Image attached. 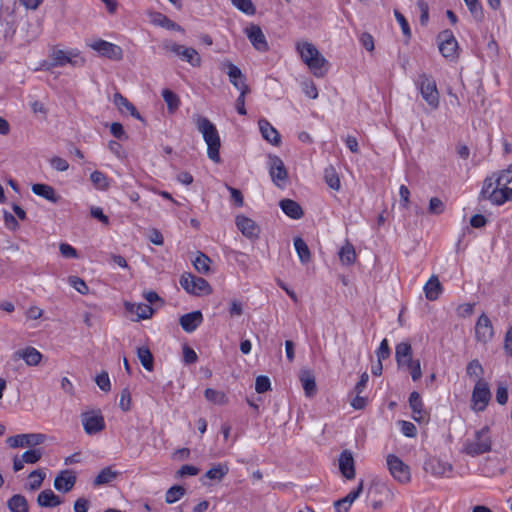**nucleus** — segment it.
<instances>
[{
  "label": "nucleus",
  "mask_w": 512,
  "mask_h": 512,
  "mask_svg": "<svg viewBox=\"0 0 512 512\" xmlns=\"http://www.w3.org/2000/svg\"><path fill=\"white\" fill-rule=\"evenodd\" d=\"M295 49L315 77L322 78L326 75L329 62L314 44L300 40L296 42Z\"/></svg>",
  "instance_id": "nucleus-1"
},
{
  "label": "nucleus",
  "mask_w": 512,
  "mask_h": 512,
  "mask_svg": "<svg viewBox=\"0 0 512 512\" xmlns=\"http://www.w3.org/2000/svg\"><path fill=\"white\" fill-rule=\"evenodd\" d=\"M193 118L198 131L202 134L207 144V155L209 159L215 163H219L221 141L216 126L208 118L201 115H194Z\"/></svg>",
  "instance_id": "nucleus-2"
},
{
  "label": "nucleus",
  "mask_w": 512,
  "mask_h": 512,
  "mask_svg": "<svg viewBox=\"0 0 512 512\" xmlns=\"http://www.w3.org/2000/svg\"><path fill=\"white\" fill-rule=\"evenodd\" d=\"M67 64L73 67H81L85 64V59L81 56L77 49H56L53 48L49 54V61L43 63V67L51 69L55 67H63Z\"/></svg>",
  "instance_id": "nucleus-3"
},
{
  "label": "nucleus",
  "mask_w": 512,
  "mask_h": 512,
  "mask_svg": "<svg viewBox=\"0 0 512 512\" xmlns=\"http://www.w3.org/2000/svg\"><path fill=\"white\" fill-rule=\"evenodd\" d=\"M492 450V439L490 428L484 426L474 433L473 438L467 439L463 446V452L469 456L475 457Z\"/></svg>",
  "instance_id": "nucleus-4"
},
{
  "label": "nucleus",
  "mask_w": 512,
  "mask_h": 512,
  "mask_svg": "<svg viewBox=\"0 0 512 512\" xmlns=\"http://www.w3.org/2000/svg\"><path fill=\"white\" fill-rule=\"evenodd\" d=\"M480 195L481 197L490 200L493 204L501 205L511 198L512 189L500 188L499 185L495 183V178L492 175L484 180Z\"/></svg>",
  "instance_id": "nucleus-5"
},
{
  "label": "nucleus",
  "mask_w": 512,
  "mask_h": 512,
  "mask_svg": "<svg viewBox=\"0 0 512 512\" xmlns=\"http://www.w3.org/2000/svg\"><path fill=\"white\" fill-rule=\"evenodd\" d=\"M416 85L427 104L436 109L439 106V92L435 80L430 75L422 73L418 76Z\"/></svg>",
  "instance_id": "nucleus-6"
},
{
  "label": "nucleus",
  "mask_w": 512,
  "mask_h": 512,
  "mask_svg": "<svg viewBox=\"0 0 512 512\" xmlns=\"http://www.w3.org/2000/svg\"><path fill=\"white\" fill-rule=\"evenodd\" d=\"M438 49L441 55L448 61H455L459 56V45L453 32L449 29L441 31L437 35Z\"/></svg>",
  "instance_id": "nucleus-7"
},
{
  "label": "nucleus",
  "mask_w": 512,
  "mask_h": 512,
  "mask_svg": "<svg viewBox=\"0 0 512 512\" xmlns=\"http://www.w3.org/2000/svg\"><path fill=\"white\" fill-rule=\"evenodd\" d=\"M47 435L43 433H23L10 436L6 439V443L10 448H29L34 449L46 442Z\"/></svg>",
  "instance_id": "nucleus-8"
},
{
  "label": "nucleus",
  "mask_w": 512,
  "mask_h": 512,
  "mask_svg": "<svg viewBox=\"0 0 512 512\" xmlns=\"http://www.w3.org/2000/svg\"><path fill=\"white\" fill-rule=\"evenodd\" d=\"M490 399L491 392L488 383L483 379L476 380L471 395V409L475 412L484 411Z\"/></svg>",
  "instance_id": "nucleus-9"
},
{
  "label": "nucleus",
  "mask_w": 512,
  "mask_h": 512,
  "mask_svg": "<svg viewBox=\"0 0 512 512\" xmlns=\"http://www.w3.org/2000/svg\"><path fill=\"white\" fill-rule=\"evenodd\" d=\"M163 49L180 57L183 61L188 62L194 67H199L201 64V58L194 48L186 47L173 41H166L163 43Z\"/></svg>",
  "instance_id": "nucleus-10"
},
{
  "label": "nucleus",
  "mask_w": 512,
  "mask_h": 512,
  "mask_svg": "<svg viewBox=\"0 0 512 512\" xmlns=\"http://www.w3.org/2000/svg\"><path fill=\"white\" fill-rule=\"evenodd\" d=\"M387 467L392 477L400 483H408L411 480L410 468L399 457L389 454L386 457Z\"/></svg>",
  "instance_id": "nucleus-11"
},
{
  "label": "nucleus",
  "mask_w": 512,
  "mask_h": 512,
  "mask_svg": "<svg viewBox=\"0 0 512 512\" xmlns=\"http://www.w3.org/2000/svg\"><path fill=\"white\" fill-rule=\"evenodd\" d=\"M180 285L188 293L194 295L209 294L211 292V287L204 278L196 277L190 273L181 276Z\"/></svg>",
  "instance_id": "nucleus-12"
},
{
  "label": "nucleus",
  "mask_w": 512,
  "mask_h": 512,
  "mask_svg": "<svg viewBox=\"0 0 512 512\" xmlns=\"http://www.w3.org/2000/svg\"><path fill=\"white\" fill-rule=\"evenodd\" d=\"M88 46L96 51L100 56L110 60L119 61L123 57L122 48L108 41L98 39L88 44Z\"/></svg>",
  "instance_id": "nucleus-13"
},
{
  "label": "nucleus",
  "mask_w": 512,
  "mask_h": 512,
  "mask_svg": "<svg viewBox=\"0 0 512 512\" xmlns=\"http://www.w3.org/2000/svg\"><path fill=\"white\" fill-rule=\"evenodd\" d=\"M81 422L84 431L88 435L97 434L105 428L104 418L99 411L83 412L81 414Z\"/></svg>",
  "instance_id": "nucleus-14"
},
{
  "label": "nucleus",
  "mask_w": 512,
  "mask_h": 512,
  "mask_svg": "<svg viewBox=\"0 0 512 512\" xmlns=\"http://www.w3.org/2000/svg\"><path fill=\"white\" fill-rule=\"evenodd\" d=\"M220 70L226 72L229 77L230 83L238 90L249 88L246 84V77L239 67L229 60H224L220 63Z\"/></svg>",
  "instance_id": "nucleus-15"
},
{
  "label": "nucleus",
  "mask_w": 512,
  "mask_h": 512,
  "mask_svg": "<svg viewBox=\"0 0 512 512\" xmlns=\"http://www.w3.org/2000/svg\"><path fill=\"white\" fill-rule=\"evenodd\" d=\"M424 470L435 477H449L453 467L450 463L436 457H430L424 462Z\"/></svg>",
  "instance_id": "nucleus-16"
},
{
  "label": "nucleus",
  "mask_w": 512,
  "mask_h": 512,
  "mask_svg": "<svg viewBox=\"0 0 512 512\" xmlns=\"http://www.w3.org/2000/svg\"><path fill=\"white\" fill-rule=\"evenodd\" d=\"M494 336V330L489 317L486 314H482L475 325V338L477 342L486 344L492 340Z\"/></svg>",
  "instance_id": "nucleus-17"
},
{
  "label": "nucleus",
  "mask_w": 512,
  "mask_h": 512,
  "mask_svg": "<svg viewBox=\"0 0 512 512\" xmlns=\"http://www.w3.org/2000/svg\"><path fill=\"white\" fill-rule=\"evenodd\" d=\"M247 38L253 45V47L259 52H266L269 49L268 42L266 37L260 28V26L255 24H250L244 30Z\"/></svg>",
  "instance_id": "nucleus-18"
},
{
  "label": "nucleus",
  "mask_w": 512,
  "mask_h": 512,
  "mask_svg": "<svg viewBox=\"0 0 512 512\" xmlns=\"http://www.w3.org/2000/svg\"><path fill=\"white\" fill-rule=\"evenodd\" d=\"M235 223L237 228L241 231V233L249 238L256 239L259 236L260 229L254 220L248 218L244 215L236 216Z\"/></svg>",
  "instance_id": "nucleus-19"
},
{
  "label": "nucleus",
  "mask_w": 512,
  "mask_h": 512,
  "mask_svg": "<svg viewBox=\"0 0 512 512\" xmlns=\"http://www.w3.org/2000/svg\"><path fill=\"white\" fill-rule=\"evenodd\" d=\"M269 173L272 181L280 186V182H284L287 179V171L283 161L278 156L270 157V169Z\"/></svg>",
  "instance_id": "nucleus-20"
},
{
  "label": "nucleus",
  "mask_w": 512,
  "mask_h": 512,
  "mask_svg": "<svg viewBox=\"0 0 512 512\" xmlns=\"http://www.w3.org/2000/svg\"><path fill=\"white\" fill-rule=\"evenodd\" d=\"M13 357L15 359H22L28 366H37L43 355L34 347H26L24 349L17 350Z\"/></svg>",
  "instance_id": "nucleus-21"
},
{
  "label": "nucleus",
  "mask_w": 512,
  "mask_h": 512,
  "mask_svg": "<svg viewBox=\"0 0 512 512\" xmlns=\"http://www.w3.org/2000/svg\"><path fill=\"white\" fill-rule=\"evenodd\" d=\"M76 477L68 470L61 471L54 479V487L59 492L67 493L74 487Z\"/></svg>",
  "instance_id": "nucleus-22"
},
{
  "label": "nucleus",
  "mask_w": 512,
  "mask_h": 512,
  "mask_svg": "<svg viewBox=\"0 0 512 512\" xmlns=\"http://www.w3.org/2000/svg\"><path fill=\"white\" fill-rule=\"evenodd\" d=\"M203 316L200 311L184 314L179 319V324L185 332L191 333L202 323Z\"/></svg>",
  "instance_id": "nucleus-23"
},
{
  "label": "nucleus",
  "mask_w": 512,
  "mask_h": 512,
  "mask_svg": "<svg viewBox=\"0 0 512 512\" xmlns=\"http://www.w3.org/2000/svg\"><path fill=\"white\" fill-rule=\"evenodd\" d=\"M363 491V481H360L357 488L353 491H351L348 495L345 497L337 500L334 503L335 511L336 512H348L353 502L359 497V495Z\"/></svg>",
  "instance_id": "nucleus-24"
},
{
  "label": "nucleus",
  "mask_w": 512,
  "mask_h": 512,
  "mask_svg": "<svg viewBox=\"0 0 512 512\" xmlns=\"http://www.w3.org/2000/svg\"><path fill=\"white\" fill-rule=\"evenodd\" d=\"M339 469L346 479L351 480L355 477L354 459L351 452L345 450L340 454Z\"/></svg>",
  "instance_id": "nucleus-25"
},
{
  "label": "nucleus",
  "mask_w": 512,
  "mask_h": 512,
  "mask_svg": "<svg viewBox=\"0 0 512 512\" xmlns=\"http://www.w3.org/2000/svg\"><path fill=\"white\" fill-rule=\"evenodd\" d=\"M259 129L262 137L273 145H279L281 139L278 131L266 120H259Z\"/></svg>",
  "instance_id": "nucleus-26"
},
{
  "label": "nucleus",
  "mask_w": 512,
  "mask_h": 512,
  "mask_svg": "<svg viewBox=\"0 0 512 512\" xmlns=\"http://www.w3.org/2000/svg\"><path fill=\"white\" fill-rule=\"evenodd\" d=\"M124 306L126 311L137 315L136 320L148 319L153 315V309L149 304L126 302Z\"/></svg>",
  "instance_id": "nucleus-27"
},
{
  "label": "nucleus",
  "mask_w": 512,
  "mask_h": 512,
  "mask_svg": "<svg viewBox=\"0 0 512 512\" xmlns=\"http://www.w3.org/2000/svg\"><path fill=\"white\" fill-rule=\"evenodd\" d=\"M37 503L40 507H56L62 503V500L51 489L43 490L37 497Z\"/></svg>",
  "instance_id": "nucleus-28"
},
{
  "label": "nucleus",
  "mask_w": 512,
  "mask_h": 512,
  "mask_svg": "<svg viewBox=\"0 0 512 512\" xmlns=\"http://www.w3.org/2000/svg\"><path fill=\"white\" fill-rule=\"evenodd\" d=\"M282 211L292 219H299L303 215L301 206L294 200L283 199L279 203Z\"/></svg>",
  "instance_id": "nucleus-29"
},
{
  "label": "nucleus",
  "mask_w": 512,
  "mask_h": 512,
  "mask_svg": "<svg viewBox=\"0 0 512 512\" xmlns=\"http://www.w3.org/2000/svg\"><path fill=\"white\" fill-rule=\"evenodd\" d=\"M424 293L428 300L435 301L442 292V285L436 276H431L424 285Z\"/></svg>",
  "instance_id": "nucleus-30"
},
{
  "label": "nucleus",
  "mask_w": 512,
  "mask_h": 512,
  "mask_svg": "<svg viewBox=\"0 0 512 512\" xmlns=\"http://www.w3.org/2000/svg\"><path fill=\"white\" fill-rule=\"evenodd\" d=\"M32 192L52 203H56L59 200V196L55 193L54 188L47 184H34Z\"/></svg>",
  "instance_id": "nucleus-31"
},
{
  "label": "nucleus",
  "mask_w": 512,
  "mask_h": 512,
  "mask_svg": "<svg viewBox=\"0 0 512 512\" xmlns=\"http://www.w3.org/2000/svg\"><path fill=\"white\" fill-rule=\"evenodd\" d=\"M409 405L413 412V419L421 421L424 418L423 403L420 394L416 391L409 396Z\"/></svg>",
  "instance_id": "nucleus-32"
},
{
  "label": "nucleus",
  "mask_w": 512,
  "mask_h": 512,
  "mask_svg": "<svg viewBox=\"0 0 512 512\" xmlns=\"http://www.w3.org/2000/svg\"><path fill=\"white\" fill-rule=\"evenodd\" d=\"M161 95L167 105L168 112L174 114L180 107L181 101L179 96L170 89H163Z\"/></svg>",
  "instance_id": "nucleus-33"
},
{
  "label": "nucleus",
  "mask_w": 512,
  "mask_h": 512,
  "mask_svg": "<svg viewBox=\"0 0 512 512\" xmlns=\"http://www.w3.org/2000/svg\"><path fill=\"white\" fill-rule=\"evenodd\" d=\"M113 102L119 108V110L124 111V109H126L133 117L141 119V116L135 106L129 102L128 99L125 98L122 94L115 93Z\"/></svg>",
  "instance_id": "nucleus-34"
},
{
  "label": "nucleus",
  "mask_w": 512,
  "mask_h": 512,
  "mask_svg": "<svg viewBox=\"0 0 512 512\" xmlns=\"http://www.w3.org/2000/svg\"><path fill=\"white\" fill-rule=\"evenodd\" d=\"M46 477V473L43 469H36L28 475V482L26 489L30 491L38 490Z\"/></svg>",
  "instance_id": "nucleus-35"
},
{
  "label": "nucleus",
  "mask_w": 512,
  "mask_h": 512,
  "mask_svg": "<svg viewBox=\"0 0 512 512\" xmlns=\"http://www.w3.org/2000/svg\"><path fill=\"white\" fill-rule=\"evenodd\" d=\"M7 506L11 512H28V502L21 494L13 495L7 502Z\"/></svg>",
  "instance_id": "nucleus-36"
},
{
  "label": "nucleus",
  "mask_w": 512,
  "mask_h": 512,
  "mask_svg": "<svg viewBox=\"0 0 512 512\" xmlns=\"http://www.w3.org/2000/svg\"><path fill=\"white\" fill-rule=\"evenodd\" d=\"M229 472V467L226 463H218L213 465L203 477L210 480L221 481Z\"/></svg>",
  "instance_id": "nucleus-37"
},
{
  "label": "nucleus",
  "mask_w": 512,
  "mask_h": 512,
  "mask_svg": "<svg viewBox=\"0 0 512 512\" xmlns=\"http://www.w3.org/2000/svg\"><path fill=\"white\" fill-rule=\"evenodd\" d=\"M300 381L306 396H312L316 392L315 377L310 371H302L300 374Z\"/></svg>",
  "instance_id": "nucleus-38"
},
{
  "label": "nucleus",
  "mask_w": 512,
  "mask_h": 512,
  "mask_svg": "<svg viewBox=\"0 0 512 512\" xmlns=\"http://www.w3.org/2000/svg\"><path fill=\"white\" fill-rule=\"evenodd\" d=\"M294 248H295L297 255L302 264H306L310 261V259H311L310 250H309L306 242L302 238L296 237L294 239Z\"/></svg>",
  "instance_id": "nucleus-39"
},
{
  "label": "nucleus",
  "mask_w": 512,
  "mask_h": 512,
  "mask_svg": "<svg viewBox=\"0 0 512 512\" xmlns=\"http://www.w3.org/2000/svg\"><path fill=\"white\" fill-rule=\"evenodd\" d=\"M339 258L343 265H351L356 259L355 249L352 244L346 243L339 251Z\"/></svg>",
  "instance_id": "nucleus-40"
},
{
  "label": "nucleus",
  "mask_w": 512,
  "mask_h": 512,
  "mask_svg": "<svg viewBox=\"0 0 512 512\" xmlns=\"http://www.w3.org/2000/svg\"><path fill=\"white\" fill-rule=\"evenodd\" d=\"M412 356V347L408 342H401L395 348V358L398 366L404 363L405 358Z\"/></svg>",
  "instance_id": "nucleus-41"
},
{
  "label": "nucleus",
  "mask_w": 512,
  "mask_h": 512,
  "mask_svg": "<svg viewBox=\"0 0 512 512\" xmlns=\"http://www.w3.org/2000/svg\"><path fill=\"white\" fill-rule=\"evenodd\" d=\"M495 183L500 188H509L507 185L512 182V163L508 167L498 173L493 174Z\"/></svg>",
  "instance_id": "nucleus-42"
},
{
  "label": "nucleus",
  "mask_w": 512,
  "mask_h": 512,
  "mask_svg": "<svg viewBox=\"0 0 512 512\" xmlns=\"http://www.w3.org/2000/svg\"><path fill=\"white\" fill-rule=\"evenodd\" d=\"M116 476H117V473L115 471H113L111 468H109V467L104 468L95 477L93 484H94V486H101V485L109 484L116 478Z\"/></svg>",
  "instance_id": "nucleus-43"
},
{
  "label": "nucleus",
  "mask_w": 512,
  "mask_h": 512,
  "mask_svg": "<svg viewBox=\"0 0 512 512\" xmlns=\"http://www.w3.org/2000/svg\"><path fill=\"white\" fill-rule=\"evenodd\" d=\"M137 356H138V359L140 360L142 366L146 370H148V371L153 370V365H154L153 355L147 347H139L137 349Z\"/></svg>",
  "instance_id": "nucleus-44"
},
{
  "label": "nucleus",
  "mask_w": 512,
  "mask_h": 512,
  "mask_svg": "<svg viewBox=\"0 0 512 512\" xmlns=\"http://www.w3.org/2000/svg\"><path fill=\"white\" fill-rule=\"evenodd\" d=\"M90 180L98 190H107L109 188L110 183L108 177L101 171L96 170L92 172Z\"/></svg>",
  "instance_id": "nucleus-45"
},
{
  "label": "nucleus",
  "mask_w": 512,
  "mask_h": 512,
  "mask_svg": "<svg viewBox=\"0 0 512 512\" xmlns=\"http://www.w3.org/2000/svg\"><path fill=\"white\" fill-rule=\"evenodd\" d=\"M211 260L204 253L199 252L193 261L194 268L201 274H208L210 272Z\"/></svg>",
  "instance_id": "nucleus-46"
},
{
  "label": "nucleus",
  "mask_w": 512,
  "mask_h": 512,
  "mask_svg": "<svg viewBox=\"0 0 512 512\" xmlns=\"http://www.w3.org/2000/svg\"><path fill=\"white\" fill-rule=\"evenodd\" d=\"M324 178L326 184L333 190L340 189V179L334 167L329 166L324 171Z\"/></svg>",
  "instance_id": "nucleus-47"
},
{
  "label": "nucleus",
  "mask_w": 512,
  "mask_h": 512,
  "mask_svg": "<svg viewBox=\"0 0 512 512\" xmlns=\"http://www.w3.org/2000/svg\"><path fill=\"white\" fill-rule=\"evenodd\" d=\"M204 396L208 401L218 405H224L228 401L224 392L212 388H207L204 392Z\"/></svg>",
  "instance_id": "nucleus-48"
},
{
  "label": "nucleus",
  "mask_w": 512,
  "mask_h": 512,
  "mask_svg": "<svg viewBox=\"0 0 512 512\" xmlns=\"http://www.w3.org/2000/svg\"><path fill=\"white\" fill-rule=\"evenodd\" d=\"M43 456V449L41 448H34L29 449L21 454V460L25 462V464H35Z\"/></svg>",
  "instance_id": "nucleus-49"
},
{
  "label": "nucleus",
  "mask_w": 512,
  "mask_h": 512,
  "mask_svg": "<svg viewBox=\"0 0 512 512\" xmlns=\"http://www.w3.org/2000/svg\"><path fill=\"white\" fill-rule=\"evenodd\" d=\"M185 494V489L182 486L175 485L169 488L165 494V501L168 504L177 502Z\"/></svg>",
  "instance_id": "nucleus-50"
},
{
  "label": "nucleus",
  "mask_w": 512,
  "mask_h": 512,
  "mask_svg": "<svg viewBox=\"0 0 512 512\" xmlns=\"http://www.w3.org/2000/svg\"><path fill=\"white\" fill-rule=\"evenodd\" d=\"M466 373L470 377H476L477 380L482 379L484 370L479 360H471L466 367Z\"/></svg>",
  "instance_id": "nucleus-51"
},
{
  "label": "nucleus",
  "mask_w": 512,
  "mask_h": 512,
  "mask_svg": "<svg viewBox=\"0 0 512 512\" xmlns=\"http://www.w3.org/2000/svg\"><path fill=\"white\" fill-rule=\"evenodd\" d=\"M233 6H235L241 12L247 15H254L256 12L255 6L251 0H230Z\"/></svg>",
  "instance_id": "nucleus-52"
},
{
  "label": "nucleus",
  "mask_w": 512,
  "mask_h": 512,
  "mask_svg": "<svg viewBox=\"0 0 512 512\" xmlns=\"http://www.w3.org/2000/svg\"><path fill=\"white\" fill-rule=\"evenodd\" d=\"M153 23H155L161 27L167 28V29L181 30V27L179 25H177L175 22H173L172 20H170L168 17H166L165 15H163L161 13H157L155 15V18L153 19Z\"/></svg>",
  "instance_id": "nucleus-53"
},
{
  "label": "nucleus",
  "mask_w": 512,
  "mask_h": 512,
  "mask_svg": "<svg viewBox=\"0 0 512 512\" xmlns=\"http://www.w3.org/2000/svg\"><path fill=\"white\" fill-rule=\"evenodd\" d=\"M69 284L81 294H87L89 289L85 281L77 276H71L68 279Z\"/></svg>",
  "instance_id": "nucleus-54"
},
{
  "label": "nucleus",
  "mask_w": 512,
  "mask_h": 512,
  "mask_svg": "<svg viewBox=\"0 0 512 512\" xmlns=\"http://www.w3.org/2000/svg\"><path fill=\"white\" fill-rule=\"evenodd\" d=\"M301 87H302L303 93L307 97H309L311 99H316L318 97V90L313 81L305 80L302 82Z\"/></svg>",
  "instance_id": "nucleus-55"
},
{
  "label": "nucleus",
  "mask_w": 512,
  "mask_h": 512,
  "mask_svg": "<svg viewBox=\"0 0 512 512\" xmlns=\"http://www.w3.org/2000/svg\"><path fill=\"white\" fill-rule=\"evenodd\" d=\"M271 388L270 379L267 376H258L255 381V390L257 393H265Z\"/></svg>",
  "instance_id": "nucleus-56"
},
{
  "label": "nucleus",
  "mask_w": 512,
  "mask_h": 512,
  "mask_svg": "<svg viewBox=\"0 0 512 512\" xmlns=\"http://www.w3.org/2000/svg\"><path fill=\"white\" fill-rule=\"evenodd\" d=\"M119 407L124 412L131 409V394L128 388H124L120 393Z\"/></svg>",
  "instance_id": "nucleus-57"
},
{
  "label": "nucleus",
  "mask_w": 512,
  "mask_h": 512,
  "mask_svg": "<svg viewBox=\"0 0 512 512\" xmlns=\"http://www.w3.org/2000/svg\"><path fill=\"white\" fill-rule=\"evenodd\" d=\"M394 16H395L397 22L399 23L403 34L407 38H410L411 37V30H410L409 24H408L406 18L404 17V15L402 13H400L398 10H395L394 11Z\"/></svg>",
  "instance_id": "nucleus-58"
},
{
  "label": "nucleus",
  "mask_w": 512,
  "mask_h": 512,
  "mask_svg": "<svg viewBox=\"0 0 512 512\" xmlns=\"http://www.w3.org/2000/svg\"><path fill=\"white\" fill-rule=\"evenodd\" d=\"M95 381L102 391L107 392L111 389V383L107 372H102L99 375H97Z\"/></svg>",
  "instance_id": "nucleus-59"
},
{
  "label": "nucleus",
  "mask_w": 512,
  "mask_h": 512,
  "mask_svg": "<svg viewBox=\"0 0 512 512\" xmlns=\"http://www.w3.org/2000/svg\"><path fill=\"white\" fill-rule=\"evenodd\" d=\"M417 7L420 10V23L421 25L425 26L428 23L429 20V7L426 1L424 0H418L417 1Z\"/></svg>",
  "instance_id": "nucleus-60"
},
{
  "label": "nucleus",
  "mask_w": 512,
  "mask_h": 512,
  "mask_svg": "<svg viewBox=\"0 0 512 512\" xmlns=\"http://www.w3.org/2000/svg\"><path fill=\"white\" fill-rule=\"evenodd\" d=\"M376 355L379 362H382L383 360L387 359L390 356V348L388 345V340L383 339L376 351Z\"/></svg>",
  "instance_id": "nucleus-61"
},
{
  "label": "nucleus",
  "mask_w": 512,
  "mask_h": 512,
  "mask_svg": "<svg viewBox=\"0 0 512 512\" xmlns=\"http://www.w3.org/2000/svg\"><path fill=\"white\" fill-rule=\"evenodd\" d=\"M411 375L413 381H418L422 377L421 364L419 359H415V362L409 364V368H406Z\"/></svg>",
  "instance_id": "nucleus-62"
},
{
  "label": "nucleus",
  "mask_w": 512,
  "mask_h": 512,
  "mask_svg": "<svg viewBox=\"0 0 512 512\" xmlns=\"http://www.w3.org/2000/svg\"><path fill=\"white\" fill-rule=\"evenodd\" d=\"M496 401L500 405H505L508 401V388L505 384L499 383L496 390Z\"/></svg>",
  "instance_id": "nucleus-63"
},
{
  "label": "nucleus",
  "mask_w": 512,
  "mask_h": 512,
  "mask_svg": "<svg viewBox=\"0 0 512 512\" xmlns=\"http://www.w3.org/2000/svg\"><path fill=\"white\" fill-rule=\"evenodd\" d=\"M401 432L407 437H415L417 433L416 426L412 422L399 421Z\"/></svg>",
  "instance_id": "nucleus-64"
}]
</instances>
